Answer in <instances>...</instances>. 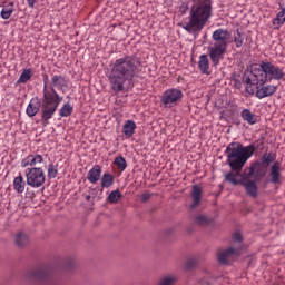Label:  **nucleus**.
Listing matches in <instances>:
<instances>
[{
  "instance_id": "obj_1",
  "label": "nucleus",
  "mask_w": 285,
  "mask_h": 285,
  "mask_svg": "<svg viewBox=\"0 0 285 285\" xmlns=\"http://www.w3.org/2000/svg\"><path fill=\"white\" fill-rule=\"evenodd\" d=\"M227 164L230 170H236V174L228 173L225 175L226 181L233 186H242L246 176H242L239 170L246 166V163L255 155V145L244 146L242 142H230L225 150Z\"/></svg>"
},
{
  "instance_id": "obj_2",
  "label": "nucleus",
  "mask_w": 285,
  "mask_h": 285,
  "mask_svg": "<svg viewBox=\"0 0 285 285\" xmlns=\"http://www.w3.org/2000/svg\"><path fill=\"white\" fill-rule=\"evenodd\" d=\"M137 77V61L132 56H125L115 60L108 75L114 92H124L126 83L132 82Z\"/></svg>"
},
{
  "instance_id": "obj_3",
  "label": "nucleus",
  "mask_w": 285,
  "mask_h": 285,
  "mask_svg": "<svg viewBox=\"0 0 285 285\" xmlns=\"http://www.w3.org/2000/svg\"><path fill=\"white\" fill-rule=\"evenodd\" d=\"M284 77V71L271 62L254 65L245 76V90L248 95H255V88H262L267 81H279Z\"/></svg>"
},
{
  "instance_id": "obj_4",
  "label": "nucleus",
  "mask_w": 285,
  "mask_h": 285,
  "mask_svg": "<svg viewBox=\"0 0 285 285\" xmlns=\"http://www.w3.org/2000/svg\"><path fill=\"white\" fill-rule=\"evenodd\" d=\"M213 14V3L210 0H200L193 6L189 12V21L183 27L186 32H202L204 26L208 23Z\"/></svg>"
},
{
  "instance_id": "obj_5",
  "label": "nucleus",
  "mask_w": 285,
  "mask_h": 285,
  "mask_svg": "<svg viewBox=\"0 0 285 285\" xmlns=\"http://www.w3.org/2000/svg\"><path fill=\"white\" fill-rule=\"evenodd\" d=\"M228 37H230V32L227 29H217L213 32L214 45L208 47V52L209 59L215 66H219L224 55L228 52Z\"/></svg>"
},
{
  "instance_id": "obj_6",
  "label": "nucleus",
  "mask_w": 285,
  "mask_h": 285,
  "mask_svg": "<svg viewBox=\"0 0 285 285\" xmlns=\"http://www.w3.org/2000/svg\"><path fill=\"white\" fill-rule=\"evenodd\" d=\"M24 177L29 188H41L46 184V171H43V168H27Z\"/></svg>"
},
{
  "instance_id": "obj_7",
  "label": "nucleus",
  "mask_w": 285,
  "mask_h": 285,
  "mask_svg": "<svg viewBox=\"0 0 285 285\" xmlns=\"http://www.w3.org/2000/svg\"><path fill=\"white\" fill-rule=\"evenodd\" d=\"M63 101V97L59 96L57 90L52 87H48L45 82L43 86V97H42V106H56L59 108V105Z\"/></svg>"
},
{
  "instance_id": "obj_8",
  "label": "nucleus",
  "mask_w": 285,
  "mask_h": 285,
  "mask_svg": "<svg viewBox=\"0 0 285 285\" xmlns=\"http://www.w3.org/2000/svg\"><path fill=\"white\" fill-rule=\"evenodd\" d=\"M184 97V94L179 89H167L161 97V102L169 108H173Z\"/></svg>"
},
{
  "instance_id": "obj_9",
  "label": "nucleus",
  "mask_w": 285,
  "mask_h": 285,
  "mask_svg": "<svg viewBox=\"0 0 285 285\" xmlns=\"http://www.w3.org/2000/svg\"><path fill=\"white\" fill-rule=\"evenodd\" d=\"M43 164V156L41 154H31L24 157L20 166L21 168H41L39 165Z\"/></svg>"
},
{
  "instance_id": "obj_10",
  "label": "nucleus",
  "mask_w": 285,
  "mask_h": 285,
  "mask_svg": "<svg viewBox=\"0 0 285 285\" xmlns=\"http://www.w3.org/2000/svg\"><path fill=\"white\" fill-rule=\"evenodd\" d=\"M257 99H266V97H273L274 92H277V87L274 85L261 86L255 88Z\"/></svg>"
},
{
  "instance_id": "obj_11",
  "label": "nucleus",
  "mask_w": 285,
  "mask_h": 285,
  "mask_svg": "<svg viewBox=\"0 0 285 285\" xmlns=\"http://www.w3.org/2000/svg\"><path fill=\"white\" fill-rule=\"evenodd\" d=\"M240 186H244L246 195L257 197V183L255 180H248V176H245Z\"/></svg>"
},
{
  "instance_id": "obj_12",
  "label": "nucleus",
  "mask_w": 285,
  "mask_h": 285,
  "mask_svg": "<svg viewBox=\"0 0 285 285\" xmlns=\"http://www.w3.org/2000/svg\"><path fill=\"white\" fill-rule=\"evenodd\" d=\"M39 110H41V101H39V98H32L27 106L26 114L29 117H36Z\"/></svg>"
},
{
  "instance_id": "obj_13",
  "label": "nucleus",
  "mask_w": 285,
  "mask_h": 285,
  "mask_svg": "<svg viewBox=\"0 0 285 285\" xmlns=\"http://www.w3.org/2000/svg\"><path fill=\"white\" fill-rule=\"evenodd\" d=\"M87 179L90 184H97L101 179V166L95 165L87 174Z\"/></svg>"
},
{
  "instance_id": "obj_14",
  "label": "nucleus",
  "mask_w": 285,
  "mask_h": 285,
  "mask_svg": "<svg viewBox=\"0 0 285 285\" xmlns=\"http://www.w3.org/2000/svg\"><path fill=\"white\" fill-rule=\"evenodd\" d=\"M193 204L190 208H197L202 204V187L199 185H194L191 189Z\"/></svg>"
},
{
  "instance_id": "obj_15",
  "label": "nucleus",
  "mask_w": 285,
  "mask_h": 285,
  "mask_svg": "<svg viewBox=\"0 0 285 285\" xmlns=\"http://www.w3.org/2000/svg\"><path fill=\"white\" fill-rule=\"evenodd\" d=\"M42 115H41V121L42 124H48L49 119H52L55 116V112H57V106H42Z\"/></svg>"
},
{
  "instance_id": "obj_16",
  "label": "nucleus",
  "mask_w": 285,
  "mask_h": 285,
  "mask_svg": "<svg viewBox=\"0 0 285 285\" xmlns=\"http://www.w3.org/2000/svg\"><path fill=\"white\" fill-rule=\"evenodd\" d=\"M198 68L203 75H210V61L207 55H202L198 61Z\"/></svg>"
},
{
  "instance_id": "obj_17",
  "label": "nucleus",
  "mask_w": 285,
  "mask_h": 285,
  "mask_svg": "<svg viewBox=\"0 0 285 285\" xmlns=\"http://www.w3.org/2000/svg\"><path fill=\"white\" fill-rule=\"evenodd\" d=\"M26 181L23 180V175L19 173L17 177L13 178V190L21 195L26 190Z\"/></svg>"
},
{
  "instance_id": "obj_18",
  "label": "nucleus",
  "mask_w": 285,
  "mask_h": 285,
  "mask_svg": "<svg viewBox=\"0 0 285 285\" xmlns=\"http://www.w3.org/2000/svg\"><path fill=\"white\" fill-rule=\"evenodd\" d=\"M135 130H137V124L134 120H127L122 126V132L128 139L135 135Z\"/></svg>"
},
{
  "instance_id": "obj_19",
  "label": "nucleus",
  "mask_w": 285,
  "mask_h": 285,
  "mask_svg": "<svg viewBox=\"0 0 285 285\" xmlns=\"http://www.w3.org/2000/svg\"><path fill=\"white\" fill-rule=\"evenodd\" d=\"M274 30H279L282 26L285 23V7L281 8V11L273 19Z\"/></svg>"
},
{
  "instance_id": "obj_20",
  "label": "nucleus",
  "mask_w": 285,
  "mask_h": 285,
  "mask_svg": "<svg viewBox=\"0 0 285 285\" xmlns=\"http://www.w3.org/2000/svg\"><path fill=\"white\" fill-rule=\"evenodd\" d=\"M240 116L244 121L249 124V126H255V124H257V117L255 114L250 112V109H243Z\"/></svg>"
},
{
  "instance_id": "obj_21",
  "label": "nucleus",
  "mask_w": 285,
  "mask_h": 285,
  "mask_svg": "<svg viewBox=\"0 0 285 285\" xmlns=\"http://www.w3.org/2000/svg\"><path fill=\"white\" fill-rule=\"evenodd\" d=\"M245 37L246 35L244 33V31H240L239 29L234 31L233 41L236 48H242V46H244Z\"/></svg>"
},
{
  "instance_id": "obj_22",
  "label": "nucleus",
  "mask_w": 285,
  "mask_h": 285,
  "mask_svg": "<svg viewBox=\"0 0 285 285\" xmlns=\"http://www.w3.org/2000/svg\"><path fill=\"white\" fill-rule=\"evenodd\" d=\"M272 184H279V161L273 164L271 168Z\"/></svg>"
},
{
  "instance_id": "obj_23",
  "label": "nucleus",
  "mask_w": 285,
  "mask_h": 285,
  "mask_svg": "<svg viewBox=\"0 0 285 285\" xmlns=\"http://www.w3.org/2000/svg\"><path fill=\"white\" fill-rule=\"evenodd\" d=\"M12 12H14V2H10L4 6L0 12V17L2 19H10L12 17Z\"/></svg>"
},
{
  "instance_id": "obj_24",
  "label": "nucleus",
  "mask_w": 285,
  "mask_h": 285,
  "mask_svg": "<svg viewBox=\"0 0 285 285\" xmlns=\"http://www.w3.org/2000/svg\"><path fill=\"white\" fill-rule=\"evenodd\" d=\"M30 79H32V69H23L19 79L17 80V86H19L20 83H28Z\"/></svg>"
},
{
  "instance_id": "obj_25",
  "label": "nucleus",
  "mask_w": 285,
  "mask_h": 285,
  "mask_svg": "<svg viewBox=\"0 0 285 285\" xmlns=\"http://www.w3.org/2000/svg\"><path fill=\"white\" fill-rule=\"evenodd\" d=\"M112 184H115V176H112L111 174H104L101 177V186L102 188H110V186H112Z\"/></svg>"
},
{
  "instance_id": "obj_26",
  "label": "nucleus",
  "mask_w": 285,
  "mask_h": 285,
  "mask_svg": "<svg viewBox=\"0 0 285 285\" xmlns=\"http://www.w3.org/2000/svg\"><path fill=\"white\" fill-rule=\"evenodd\" d=\"M233 253H235V248H233V247H230L229 249H227L225 252H220L218 254L219 264H228V257H230V255H233Z\"/></svg>"
},
{
  "instance_id": "obj_27",
  "label": "nucleus",
  "mask_w": 285,
  "mask_h": 285,
  "mask_svg": "<svg viewBox=\"0 0 285 285\" xmlns=\"http://www.w3.org/2000/svg\"><path fill=\"white\" fill-rule=\"evenodd\" d=\"M30 242V239L28 238V235L23 234V233H18L16 235V244L20 247L28 245V243Z\"/></svg>"
},
{
  "instance_id": "obj_28",
  "label": "nucleus",
  "mask_w": 285,
  "mask_h": 285,
  "mask_svg": "<svg viewBox=\"0 0 285 285\" xmlns=\"http://www.w3.org/2000/svg\"><path fill=\"white\" fill-rule=\"evenodd\" d=\"M122 195L119 189L112 190L108 196L109 204H118L119 199H121Z\"/></svg>"
},
{
  "instance_id": "obj_29",
  "label": "nucleus",
  "mask_w": 285,
  "mask_h": 285,
  "mask_svg": "<svg viewBox=\"0 0 285 285\" xmlns=\"http://www.w3.org/2000/svg\"><path fill=\"white\" fill-rule=\"evenodd\" d=\"M115 166H117L118 170H126V168L128 167V165L126 164V158H124V156H118L115 158L114 160Z\"/></svg>"
},
{
  "instance_id": "obj_30",
  "label": "nucleus",
  "mask_w": 285,
  "mask_h": 285,
  "mask_svg": "<svg viewBox=\"0 0 285 285\" xmlns=\"http://www.w3.org/2000/svg\"><path fill=\"white\" fill-rule=\"evenodd\" d=\"M47 175L49 179H55L57 175H59V169H57V165L49 164Z\"/></svg>"
},
{
  "instance_id": "obj_31",
  "label": "nucleus",
  "mask_w": 285,
  "mask_h": 285,
  "mask_svg": "<svg viewBox=\"0 0 285 285\" xmlns=\"http://www.w3.org/2000/svg\"><path fill=\"white\" fill-rule=\"evenodd\" d=\"M72 115V106L65 104L60 109V117H70Z\"/></svg>"
},
{
  "instance_id": "obj_32",
  "label": "nucleus",
  "mask_w": 285,
  "mask_h": 285,
  "mask_svg": "<svg viewBox=\"0 0 285 285\" xmlns=\"http://www.w3.org/2000/svg\"><path fill=\"white\" fill-rule=\"evenodd\" d=\"M257 170H262V163H259V161H256L249 166V173H248L247 177H253V175H255V173H257Z\"/></svg>"
},
{
  "instance_id": "obj_33",
  "label": "nucleus",
  "mask_w": 285,
  "mask_h": 285,
  "mask_svg": "<svg viewBox=\"0 0 285 285\" xmlns=\"http://www.w3.org/2000/svg\"><path fill=\"white\" fill-rule=\"evenodd\" d=\"M52 86H63L66 83V78L62 76H53L51 78Z\"/></svg>"
},
{
  "instance_id": "obj_34",
  "label": "nucleus",
  "mask_w": 285,
  "mask_h": 285,
  "mask_svg": "<svg viewBox=\"0 0 285 285\" xmlns=\"http://www.w3.org/2000/svg\"><path fill=\"white\" fill-rule=\"evenodd\" d=\"M275 161V156L272 154H264L262 157V164H265L266 166H271Z\"/></svg>"
},
{
  "instance_id": "obj_35",
  "label": "nucleus",
  "mask_w": 285,
  "mask_h": 285,
  "mask_svg": "<svg viewBox=\"0 0 285 285\" xmlns=\"http://www.w3.org/2000/svg\"><path fill=\"white\" fill-rule=\"evenodd\" d=\"M159 285H175V276H166L164 277Z\"/></svg>"
},
{
  "instance_id": "obj_36",
  "label": "nucleus",
  "mask_w": 285,
  "mask_h": 285,
  "mask_svg": "<svg viewBox=\"0 0 285 285\" xmlns=\"http://www.w3.org/2000/svg\"><path fill=\"white\" fill-rule=\"evenodd\" d=\"M196 222L199 224V226H204V224H208V218L206 216H198Z\"/></svg>"
},
{
  "instance_id": "obj_37",
  "label": "nucleus",
  "mask_w": 285,
  "mask_h": 285,
  "mask_svg": "<svg viewBox=\"0 0 285 285\" xmlns=\"http://www.w3.org/2000/svg\"><path fill=\"white\" fill-rule=\"evenodd\" d=\"M179 12L180 14H186V12H188V4L187 3L180 4Z\"/></svg>"
},
{
  "instance_id": "obj_38",
  "label": "nucleus",
  "mask_w": 285,
  "mask_h": 285,
  "mask_svg": "<svg viewBox=\"0 0 285 285\" xmlns=\"http://www.w3.org/2000/svg\"><path fill=\"white\" fill-rule=\"evenodd\" d=\"M234 242H238L242 244V234L235 233L233 236Z\"/></svg>"
},
{
  "instance_id": "obj_39",
  "label": "nucleus",
  "mask_w": 285,
  "mask_h": 285,
  "mask_svg": "<svg viewBox=\"0 0 285 285\" xmlns=\"http://www.w3.org/2000/svg\"><path fill=\"white\" fill-rule=\"evenodd\" d=\"M148 199H150V194L149 193H146V194L141 195V200L142 202H148Z\"/></svg>"
},
{
  "instance_id": "obj_40",
  "label": "nucleus",
  "mask_w": 285,
  "mask_h": 285,
  "mask_svg": "<svg viewBox=\"0 0 285 285\" xmlns=\"http://www.w3.org/2000/svg\"><path fill=\"white\" fill-rule=\"evenodd\" d=\"M27 3L29 8H35V3H37V0H27Z\"/></svg>"
},
{
  "instance_id": "obj_41",
  "label": "nucleus",
  "mask_w": 285,
  "mask_h": 285,
  "mask_svg": "<svg viewBox=\"0 0 285 285\" xmlns=\"http://www.w3.org/2000/svg\"><path fill=\"white\" fill-rule=\"evenodd\" d=\"M87 199H90V196H87Z\"/></svg>"
}]
</instances>
